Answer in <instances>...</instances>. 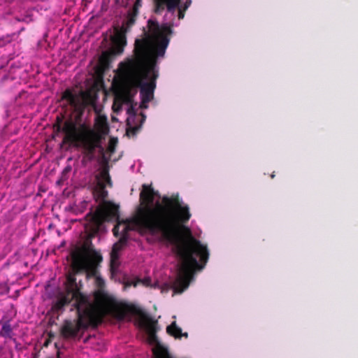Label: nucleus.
<instances>
[{
	"instance_id": "a211bd4d",
	"label": "nucleus",
	"mask_w": 358,
	"mask_h": 358,
	"mask_svg": "<svg viewBox=\"0 0 358 358\" xmlns=\"http://www.w3.org/2000/svg\"><path fill=\"white\" fill-rule=\"evenodd\" d=\"M127 114H129L131 116H135L136 114V109L134 108V106L133 103L129 105V107L127 109Z\"/></svg>"
},
{
	"instance_id": "aec40b11",
	"label": "nucleus",
	"mask_w": 358,
	"mask_h": 358,
	"mask_svg": "<svg viewBox=\"0 0 358 358\" xmlns=\"http://www.w3.org/2000/svg\"><path fill=\"white\" fill-rule=\"evenodd\" d=\"M138 127H132L130 129V131L134 134H135L136 131L138 130ZM129 131V130H127V133Z\"/></svg>"
},
{
	"instance_id": "bb28decb",
	"label": "nucleus",
	"mask_w": 358,
	"mask_h": 358,
	"mask_svg": "<svg viewBox=\"0 0 358 358\" xmlns=\"http://www.w3.org/2000/svg\"><path fill=\"white\" fill-rule=\"evenodd\" d=\"M57 358H59V353L57 352Z\"/></svg>"
},
{
	"instance_id": "ddd939ff",
	"label": "nucleus",
	"mask_w": 358,
	"mask_h": 358,
	"mask_svg": "<svg viewBox=\"0 0 358 358\" xmlns=\"http://www.w3.org/2000/svg\"><path fill=\"white\" fill-rule=\"evenodd\" d=\"M154 358H172L166 348L158 345L153 350Z\"/></svg>"
},
{
	"instance_id": "6e6552de",
	"label": "nucleus",
	"mask_w": 358,
	"mask_h": 358,
	"mask_svg": "<svg viewBox=\"0 0 358 358\" xmlns=\"http://www.w3.org/2000/svg\"><path fill=\"white\" fill-rule=\"evenodd\" d=\"M181 0H154V12L156 14H161L165 8L167 11L174 13L176 9H178V17L182 20L185 17V11L191 4L183 3H180Z\"/></svg>"
},
{
	"instance_id": "9b49d317",
	"label": "nucleus",
	"mask_w": 358,
	"mask_h": 358,
	"mask_svg": "<svg viewBox=\"0 0 358 358\" xmlns=\"http://www.w3.org/2000/svg\"><path fill=\"white\" fill-rule=\"evenodd\" d=\"M0 324H2L1 329L0 330V337L11 338L13 329L9 321L3 322L0 321Z\"/></svg>"
},
{
	"instance_id": "9d476101",
	"label": "nucleus",
	"mask_w": 358,
	"mask_h": 358,
	"mask_svg": "<svg viewBox=\"0 0 358 358\" xmlns=\"http://www.w3.org/2000/svg\"><path fill=\"white\" fill-rule=\"evenodd\" d=\"M134 94L129 88H124L116 93L114 99V106L118 105V109H122V104L133 103Z\"/></svg>"
},
{
	"instance_id": "423d86ee",
	"label": "nucleus",
	"mask_w": 358,
	"mask_h": 358,
	"mask_svg": "<svg viewBox=\"0 0 358 358\" xmlns=\"http://www.w3.org/2000/svg\"><path fill=\"white\" fill-rule=\"evenodd\" d=\"M95 180L93 195L96 201L102 202V206L94 212H90L86 215L85 217L88 221L86 228L92 234L98 233L105 222H110L119 217L118 206L110 201H106L108 196L106 187L113 186L108 169H103L95 176Z\"/></svg>"
},
{
	"instance_id": "a878e982",
	"label": "nucleus",
	"mask_w": 358,
	"mask_h": 358,
	"mask_svg": "<svg viewBox=\"0 0 358 358\" xmlns=\"http://www.w3.org/2000/svg\"><path fill=\"white\" fill-rule=\"evenodd\" d=\"M271 178H273L275 177V175L273 173V174H271Z\"/></svg>"
},
{
	"instance_id": "f03ea898",
	"label": "nucleus",
	"mask_w": 358,
	"mask_h": 358,
	"mask_svg": "<svg viewBox=\"0 0 358 358\" xmlns=\"http://www.w3.org/2000/svg\"><path fill=\"white\" fill-rule=\"evenodd\" d=\"M173 26V23H163L159 26L156 20L150 19L148 27L151 36L145 34V38L136 40V59L125 64V71L134 76L137 86L140 87L141 108H146V103L153 99L159 76L157 57L164 55Z\"/></svg>"
},
{
	"instance_id": "0eeeda50",
	"label": "nucleus",
	"mask_w": 358,
	"mask_h": 358,
	"mask_svg": "<svg viewBox=\"0 0 358 358\" xmlns=\"http://www.w3.org/2000/svg\"><path fill=\"white\" fill-rule=\"evenodd\" d=\"M87 308V306H82L79 310H76L78 317L76 322L68 320H64L61 328V334L64 338H69L76 336L82 327H87L88 325L95 327L85 314Z\"/></svg>"
},
{
	"instance_id": "393cba45",
	"label": "nucleus",
	"mask_w": 358,
	"mask_h": 358,
	"mask_svg": "<svg viewBox=\"0 0 358 358\" xmlns=\"http://www.w3.org/2000/svg\"><path fill=\"white\" fill-rule=\"evenodd\" d=\"M145 116L143 114H142V122H143L145 120Z\"/></svg>"
},
{
	"instance_id": "b1692460",
	"label": "nucleus",
	"mask_w": 358,
	"mask_h": 358,
	"mask_svg": "<svg viewBox=\"0 0 358 358\" xmlns=\"http://www.w3.org/2000/svg\"><path fill=\"white\" fill-rule=\"evenodd\" d=\"M182 336H185V337H187L188 336V334L187 333H182Z\"/></svg>"
},
{
	"instance_id": "39448f33",
	"label": "nucleus",
	"mask_w": 358,
	"mask_h": 358,
	"mask_svg": "<svg viewBox=\"0 0 358 358\" xmlns=\"http://www.w3.org/2000/svg\"><path fill=\"white\" fill-rule=\"evenodd\" d=\"M94 299L95 303H90L85 314L95 327L101 324L107 315H111L117 320H123L129 313L138 317L139 327L146 331L151 341H154L157 338V322L141 308L125 303H114L108 305V297L101 291L94 293Z\"/></svg>"
},
{
	"instance_id": "f8f14e48",
	"label": "nucleus",
	"mask_w": 358,
	"mask_h": 358,
	"mask_svg": "<svg viewBox=\"0 0 358 358\" xmlns=\"http://www.w3.org/2000/svg\"><path fill=\"white\" fill-rule=\"evenodd\" d=\"M166 331L169 335L175 337L176 338H180L182 336V329L177 326L176 322H173L167 327Z\"/></svg>"
},
{
	"instance_id": "2eb2a0df",
	"label": "nucleus",
	"mask_w": 358,
	"mask_h": 358,
	"mask_svg": "<svg viewBox=\"0 0 358 358\" xmlns=\"http://www.w3.org/2000/svg\"><path fill=\"white\" fill-rule=\"evenodd\" d=\"M99 62L103 67H108L110 62V54L108 52H103L100 57Z\"/></svg>"
},
{
	"instance_id": "412c9836",
	"label": "nucleus",
	"mask_w": 358,
	"mask_h": 358,
	"mask_svg": "<svg viewBox=\"0 0 358 358\" xmlns=\"http://www.w3.org/2000/svg\"><path fill=\"white\" fill-rule=\"evenodd\" d=\"M113 109L116 113H117L118 111H120L121 110V109H118V105H116L115 106H114V103L113 104Z\"/></svg>"
},
{
	"instance_id": "20e7f679",
	"label": "nucleus",
	"mask_w": 358,
	"mask_h": 358,
	"mask_svg": "<svg viewBox=\"0 0 358 358\" xmlns=\"http://www.w3.org/2000/svg\"><path fill=\"white\" fill-rule=\"evenodd\" d=\"M71 256L73 273H69L67 275L64 290L58 292L56 294L50 309L53 313H63L65 307L72 301H73V307L78 310L82 306L88 307L91 303L90 297L81 292L82 285L80 282H77L75 274L83 271L94 274L96 264L102 261V257L99 253L94 251L90 260L87 261L83 251L79 248L72 251Z\"/></svg>"
},
{
	"instance_id": "6ab92c4d",
	"label": "nucleus",
	"mask_w": 358,
	"mask_h": 358,
	"mask_svg": "<svg viewBox=\"0 0 358 358\" xmlns=\"http://www.w3.org/2000/svg\"><path fill=\"white\" fill-rule=\"evenodd\" d=\"M119 223H117L113 229V232L115 236L117 237L119 235Z\"/></svg>"
},
{
	"instance_id": "1a4fd4ad",
	"label": "nucleus",
	"mask_w": 358,
	"mask_h": 358,
	"mask_svg": "<svg viewBox=\"0 0 358 358\" xmlns=\"http://www.w3.org/2000/svg\"><path fill=\"white\" fill-rule=\"evenodd\" d=\"M129 230V227L127 225H124L122 229V234L120 238L119 241L113 245L112 252H111V262H110V268L113 271H115L118 266L117 261L118 259L117 252L122 250V248L126 245L127 242V231Z\"/></svg>"
},
{
	"instance_id": "f3484780",
	"label": "nucleus",
	"mask_w": 358,
	"mask_h": 358,
	"mask_svg": "<svg viewBox=\"0 0 358 358\" xmlns=\"http://www.w3.org/2000/svg\"><path fill=\"white\" fill-rule=\"evenodd\" d=\"M141 6H142V0H136L131 10L135 13H138V10Z\"/></svg>"
},
{
	"instance_id": "4468645a",
	"label": "nucleus",
	"mask_w": 358,
	"mask_h": 358,
	"mask_svg": "<svg viewBox=\"0 0 358 358\" xmlns=\"http://www.w3.org/2000/svg\"><path fill=\"white\" fill-rule=\"evenodd\" d=\"M138 13H135L132 10H129L127 13V21L125 23L126 29L125 31L129 29L136 22V17Z\"/></svg>"
},
{
	"instance_id": "5701e85b",
	"label": "nucleus",
	"mask_w": 358,
	"mask_h": 358,
	"mask_svg": "<svg viewBox=\"0 0 358 358\" xmlns=\"http://www.w3.org/2000/svg\"><path fill=\"white\" fill-rule=\"evenodd\" d=\"M185 3H187L191 4V3H192V0H185Z\"/></svg>"
},
{
	"instance_id": "dca6fc26",
	"label": "nucleus",
	"mask_w": 358,
	"mask_h": 358,
	"mask_svg": "<svg viewBox=\"0 0 358 358\" xmlns=\"http://www.w3.org/2000/svg\"><path fill=\"white\" fill-rule=\"evenodd\" d=\"M116 143H117V139H115V138L110 139L109 145H108V150L109 152H115V147L116 145Z\"/></svg>"
},
{
	"instance_id": "7ed1b4c3",
	"label": "nucleus",
	"mask_w": 358,
	"mask_h": 358,
	"mask_svg": "<svg viewBox=\"0 0 358 358\" xmlns=\"http://www.w3.org/2000/svg\"><path fill=\"white\" fill-rule=\"evenodd\" d=\"M89 96L90 94L84 91L76 93L72 89L65 90L62 94V99L67 101L77 113L76 118V120L69 119L62 125V117H57V122L53 127L57 133L64 134L63 144L68 143L75 148H82L84 155L88 159H93L96 149L99 150L100 152H103L102 141L104 138L103 136L108 134L109 128L106 117L101 115H99L95 119V127L97 130L92 129L85 123L78 122L88 105Z\"/></svg>"
},
{
	"instance_id": "4be33fe9",
	"label": "nucleus",
	"mask_w": 358,
	"mask_h": 358,
	"mask_svg": "<svg viewBox=\"0 0 358 358\" xmlns=\"http://www.w3.org/2000/svg\"><path fill=\"white\" fill-rule=\"evenodd\" d=\"M122 51H123V48H122V47L119 46V47L117 48V52H118V53H122Z\"/></svg>"
},
{
	"instance_id": "f257e3e1",
	"label": "nucleus",
	"mask_w": 358,
	"mask_h": 358,
	"mask_svg": "<svg viewBox=\"0 0 358 358\" xmlns=\"http://www.w3.org/2000/svg\"><path fill=\"white\" fill-rule=\"evenodd\" d=\"M159 196L151 184H143L140 192L141 206L134 222L141 229L152 235H159L173 245L172 250L180 260L173 289L181 294L189 287L195 271L204 268L209 253L207 247L185 227L192 216L189 206L183 203L178 194L164 196L161 201L154 203L155 198Z\"/></svg>"
}]
</instances>
